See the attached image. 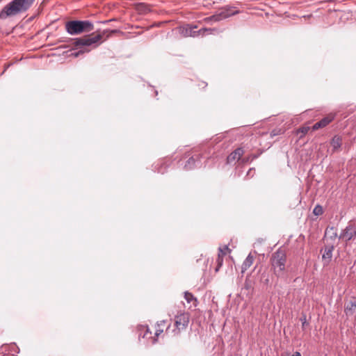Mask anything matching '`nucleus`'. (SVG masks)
I'll return each instance as SVG.
<instances>
[{"label":"nucleus","mask_w":356,"mask_h":356,"mask_svg":"<svg viewBox=\"0 0 356 356\" xmlns=\"http://www.w3.org/2000/svg\"><path fill=\"white\" fill-rule=\"evenodd\" d=\"M35 0H12L0 11V19H6L26 12Z\"/></svg>","instance_id":"nucleus-1"},{"label":"nucleus","mask_w":356,"mask_h":356,"mask_svg":"<svg viewBox=\"0 0 356 356\" xmlns=\"http://www.w3.org/2000/svg\"><path fill=\"white\" fill-rule=\"evenodd\" d=\"M106 32H108V31L105 30L102 33L72 39L73 44L76 49H79V50L74 53L73 55L75 57H78L80 54L89 52L90 51L89 47L92 45H94L95 47H97L99 41L102 39L104 33Z\"/></svg>","instance_id":"nucleus-2"},{"label":"nucleus","mask_w":356,"mask_h":356,"mask_svg":"<svg viewBox=\"0 0 356 356\" xmlns=\"http://www.w3.org/2000/svg\"><path fill=\"white\" fill-rule=\"evenodd\" d=\"M65 29L70 35H79L93 31L94 25L89 20H71L65 23Z\"/></svg>","instance_id":"nucleus-3"},{"label":"nucleus","mask_w":356,"mask_h":356,"mask_svg":"<svg viewBox=\"0 0 356 356\" xmlns=\"http://www.w3.org/2000/svg\"><path fill=\"white\" fill-rule=\"evenodd\" d=\"M188 322L189 317L188 314L182 313L175 316L173 328H171L170 326L168 325L165 330L166 334H172L173 336L179 334L181 331L186 328Z\"/></svg>","instance_id":"nucleus-4"},{"label":"nucleus","mask_w":356,"mask_h":356,"mask_svg":"<svg viewBox=\"0 0 356 356\" xmlns=\"http://www.w3.org/2000/svg\"><path fill=\"white\" fill-rule=\"evenodd\" d=\"M286 256L284 250L278 249L270 258L272 266L275 273L279 275L285 269Z\"/></svg>","instance_id":"nucleus-5"},{"label":"nucleus","mask_w":356,"mask_h":356,"mask_svg":"<svg viewBox=\"0 0 356 356\" xmlns=\"http://www.w3.org/2000/svg\"><path fill=\"white\" fill-rule=\"evenodd\" d=\"M239 11L237 10H234L232 8H224L216 12L214 15L206 17L204 21L208 24H212L213 22H220L222 19H227L231 16L235 15L238 13Z\"/></svg>","instance_id":"nucleus-6"},{"label":"nucleus","mask_w":356,"mask_h":356,"mask_svg":"<svg viewBox=\"0 0 356 356\" xmlns=\"http://www.w3.org/2000/svg\"><path fill=\"white\" fill-rule=\"evenodd\" d=\"M356 238V225L350 221L345 229H342L339 238L346 242L354 240Z\"/></svg>","instance_id":"nucleus-7"},{"label":"nucleus","mask_w":356,"mask_h":356,"mask_svg":"<svg viewBox=\"0 0 356 356\" xmlns=\"http://www.w3.org/2000/svg\"><path fill=\"white\" fill-rule=\"evenodd\" d=\"M196 26L192 28L190 27L188 29L186 30V35L191 37H197L198 35H205L207 34H211L214 31H216V29H210V28H202L199 29L198 31H195V29Z\"/></svg>","instance_id":"nucleus-8"},{"label":"nucleus","mask_w":356,"mask_h":356,"mask_svg":"<svg viewBox=\"0 0 356 356\" xmlns=\"http://www.w3.org/2000/svg\"><path fill=\"white\" fill-rule=\"evenodd\" d=\"M334 249V245L333 243H327L324 246V252L322 254V259L324 265H327L332 260V252Z\"/></svg>","instance_id":"nucleus-9"},{"label":"nucleus","mask_w":356,"mask_h":356,"mask_svg":"<svg viewBox=\"0 0 356 356\" xmlns=\"http://www.w3.org/2000/svg\"><path fill=\"white\" fill-rule=\"evenodd\" d=\"M200 155H196L195 157L193 156L190 157L184 165V168L186 170H190L195 168L200 167L201 162L200 161Z\"/></svg>","instance_id":"nucleus-10"},{"label":"nucleus","mask_w":356,"mask_h":356,"mask_svg":"<svg viewBox=\"0 0 356 356\" xmlns=\"http://www.w3.org/2000/svg\"><path fill=\"white\" fill-rule=\"evenodd\" d=\"M243 154V149L242 148H237L232 152L227 158V163L232 164L236 161H239L242 155Z\"/></svg>","instance_id":"nucleus-11"},{"label":"nucleus","mask_w":356,"mask_h":356,"mask_svg":"<svg viewBox=\"0 0 356 356\" xmlns=\"http://www.w3.org/2000/svg\"><path fill=\"white\" fill-rule=\"evenodd\" d=\"M356 309V298L351 297L345 305V312L347 315H352Z\"/></svg>","instance_id":"nucleus-12"},{"label":"nucleus","mask_w":356,"mask_h":356,"mask_svg":"<svg viewBox=\"0 0 356 356\" xmlns=\"http://www.w3.org/2000/svg\"><path fill=\"white\" fill-rule=\"evenodd\" d=\"M339 237L337 229L333 226H328L325 231L324 238H329L331 241H335Z\"/></svg>","instance_id":"nucleus-13"},{"label":"nucleus","mask_w":356,"mask_h":356,"mask_svg":"<svg viewBox=\"0 0 356 356\" xmlns=\"http://www.w3.org/2000/svg\"><path fill=\"white\" fill-rule=\"evenodd\" d=\"M330 144L333 152H339L342 145V138L338 135H335L331 140Z\"/></svg>","instance_id":"nucleus-14"},{"label":"nucleus","mask_w":356,"mask_h":356,"mask_svg":"<svg viewBox=\"0 0 356 356\" xmlns=\"http://www.w3.org/2000/svg\"><path fill=\"white\" fill-rule=\"evenodd\" d=\"M334 115L332 113H330L323 118H322L319 122V123L321 124V127H325L327 125H328L331 122H332L334 119Z\"/></svg>","instance_id":"nucleus-15"},{"label":"nucleus","mask_w":356,"mask_h":356,"mask_svg":"<svg viewBox=\"0 0 356 356\" xmlns=\"http://www.w3.org/2000/svg\"><path fill=\"white\" fill-rule=\"evenodd\" d=\"M254 257L250 254L242 264V269L247 270L253 263Z\"/></svg>","instance_id":"nucleus-16"},{"label":"nucleus","mask_w":356,"mask_h":356,"mask_svg":"<svg viewBox=\"0 0 356 356\" xmlns=\"http://www.w3.org/2000/svg\"><path fill=\"white\" fill-rule=\"evenodd\" d=\"M310 129V127L308 126H303L300 127L297 131L296 134L299 135V138H302L303 136H305L309 130Z\"/></svg>","instance_id":"nucleus-17"},{"label":"nucleus","mask_w":356,"mask_h":356,"mask_svg":"<svg viewBox=\"0 0 356 356\" xmlns=\"http://www.w3.org/2000/svg\"><path fill=\"white\" fill-rule=\"evenodd\" d=\"M184 298L188 303L191 302L193 300L195 302L197 301V299L194 297V296L191 293L188 291H186L184 293Z\"/></svg>","instance_id":"nucleus-18"},{"label":"nucleus","mask_w":356,"mask_h":356,"mask_svg":"<svg viewBox=\"0 0 356 356\" xmlns=\"http://www.w3.org/2000/svg\"><path fill=\"white\" fill-rule=\"evenodd\" d=\"M313 213L315 215V216H321L323 213V207L319 205V204H317L314 210H313Z\"/></svg>","instance_id":"nucleus-19"},{"label":"nucleus","mask_w":356,"mask_h":356,"mask_svg":"<svg viewBox=\"0 0 356 356\" xmlns=\"http://www.w3.org/2000/svg\"><path fill=\"white\" fill-rule=\"evenodd\" d=\"M163 332V330L160 327H156L155 332V337H154L152 340V343H155L157 341V337L161 334Z\"/></svg>","instance_id":"nucleus-20"},{"label":"nucleus","mask_w":356,"mask_h":356,"mask_svg":"<svg viewBox=\"0 0 356 356\" xmlns=\"http://www.w3.org/2000/svg\"><path fill=\"white\" fill-rule=\"evenodd\" d=\"M229 249L227 245H225L222 248H219V252H220L219 254H220V255L222 254V256L225 255L227 253V252H229Z\"/></svg>","instance_id":"nucleus-21"},{"label":"nucleus","mask_w":356,"mask_h":356,"mask_svg":"<svg viewBox=\"0 0 356 356\" xmlns=\"http://www.w3.org/2000/svg\"><path fill=\"white\" fill-rule=\"evenodd\" d=\"M222 257L223 256H221L220 254H218V259H217V262H218V266L217 268H216V271H218L219 268L222 266Z\"/></svg>","instance_id":"nucleus-22"},{"label":"nucleus","mask_w":356,"mask_h":356,"mask_svg":"<svg viewBox=\"0 0 356 356\" xmlns=\"http://www.w3.org/2000/svg\"><path fill=\"white\" fill-rule=\"evenodd\" d=\"M300 321L302 322V327L304 329L305 325L307 324L305 315H302V316H301Z\"/></svg>","instance_id":"nucleus-23"},{"label":"nucleus","mask_w":356,"mask_h":356,"mask_svg":"<svg viewBox=\"0 0 356 356\" xmlns=\"http://www.w3.org/2000/svg\"><path fill=\"white\" fill-rule=\"evenodd\" d=\"M321 128H323V127H321V124L319 123V122L315 123L313 125V127H312L313 131H316V130H317L318 129H321Z\"/></svg>","instance_id":"nucleus-24"},{"label":"nucleus","mask_w":356,"mask_h":356,"mask_svg":"<svg viewBox=\"0 0 356 356\" xmlns=\"http://www.w3.org/2000/svg\"><path fill=\"white\" fill-rule=\"evenodd\" d=\"M143 329L145 330V332L143 336V338L147 337L148 334H151V332L149 331V327H143Z\"/></svg>","instance_id":"nucleus-25"},{"label":"nucleus","mask_w":356,"mask_h":356,"mask_svg":"<svg viewBox=\"0 0 356 356\" xmlns=\"http://www.w3.org/2000/svg\"><path fill=\"white\" fill-rule=\"evenodd\" d=\"M165 323H166V321H161V322H159V323H157V326H158L159 327H162V326H164V325H165Z\"/></svg>","instance_id":"nucleus-26"},{"label":"nucleus","mask_w":356,"mask_h":356,"mask_svg":"<svg viewBox=\"0 0 356 356\" xmlns=\"http://www.w3.org/2000/svg\"><path fill=\"white\" fill-rule=\"evenodd\" d=\"M291 356H301V354L300 352H295Z\"/></svg>","instance_id":"nucleus-27"},{"label":"nucleus","mask_w":356,"mask_h":356,"mask_svg":"<svg viewBox=\"0 0 356 356\" xmlns=\"http://www.w3.org/2000/svg\"><path fill=\"white\" fill-rule=\"evenodd\" d=\"M252 170H254V169H253V168H250V169L249 170V171L248 172L247 175H250V174L252 173Z\"/></svg>","instance_id":"nucleus-28"},{"label":"nucleus","mask_w":356,"mask_h":356,"mask_svg":"<svg viewBox=\"0 0 356 356\" xmlns=\"http://www.w3.org/2000/svg\"><path fill=\"white\" fill-rule=\"evenodd\" d=\"M250 159L248 157V158H247L245 159H243V162H248L250 161Z\"/></svg>","instance_id":"nucleus-29"},{"label":"nucleus","mask_w":356,"mask_h":356,"mask_svg":"<svg viewBox=\"0 0 356 356\" xmlns=\"http://www.w3.org/2000/svg\"><path fill=\"white\" fill-rule=\"evenodd\" d=\"M257 157V155H253L251 160H253V159H256Z\"/></svg>","instance_id":"nucleus-30"},{"label":"nucleus","mask_w":356,"mask_h":356,"mask_svg":"<svg viewBox=\"0 0 356 356\" xmlns=\"http://www.w3.org/2000/svg\"><path fill=\"white\" fill-rule=\"evenodd\" d=\"M7 67H6L3 70V72L1 73V74H3V73H4V72H6V70Z\"/></svg>","instance_id":"nucleus-31"},{"label":"nucleus","mask_w":356,"mask_h":356,"mask_svg":"<svg viewBox=\"0 0 356 356\" xmlns=\"http://www.w3.org/2000/svg\"><path fill=\"white\" fill-rule=\"evenodd\" d=\"M282 356H289V354L285 355H282Z\"/></svg>","instance_id":"nucleus-32"}]
</instances>
